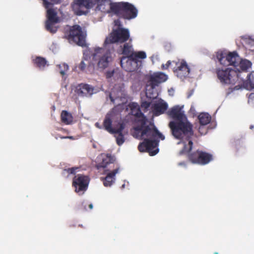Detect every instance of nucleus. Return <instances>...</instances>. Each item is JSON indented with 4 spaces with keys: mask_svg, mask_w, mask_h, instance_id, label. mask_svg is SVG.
Returning a JSON list of instances; mask_svg holds the SVG:
<instances>
[{
    "mask_svg": "<svg viewBox=\"0 0 254 254\" xmlns=\"http://www.w3.org/2000/svg\"><path fill=\"white\" fill-rule=\"evenodd\" d=\"M130 113L136 117L137 125L134 128L132 134L135 138H141L144 141L138 145L140 152L146 151L150 156L158 153L159 139L164 140L165 136L152 124L146 125V118L142 114L139 105L136 103H131L128 105Z\"/></svg>",
    "mask_w": 254,
    "mask_h": 254,
    "instance_id": "f257e3e1",
    "label": "nucleus"
},
{
    "mask_svg": "<svg viewBox=\"0 0 254 254\" xmlns=\"http://www.w3.org/2000/svg\"><path fill=\"white\" fill-rule=\"evenodd\" d=\"M98 3L99 9L104 12L111 13L130 19L137 16V10L127 2H111L110 0H75L72 5L74 12L78 15L85 14L87 9Z\"/></svg>",
    "mask_w": 254,
    "mask_h": 254,
    "instance_id": "f03ea898",
    "label": "nucleus"
},
{
    "mask_svg": "<svg viewBox=\"0 0 254 254\" xmlns=\"http://www.w3.org/2000/svg\"><path fill=\"white\" fill-rule=\"evenodd\" d=\"M183 107L184 106L176 105L168 112L169 116L175 120L170 122L169 126L173 136L181 140L177 143L182 146L180 154L189 153L192 146L190 139V136L193 134L192 127L184 114Z\"/></svg>",
    "mask_w": 254,
    "mask_h": 254,
    "instance_id": "7ed1b4c3",
    "label": "nucleus"
},
{
    "mask_svg": "<svg viewBox=\"0 0 254 254\" xmlns=\"http://www.w3.org/2000/svg\"><path fill=\"white\" fill-rule=\"evenodd\" d=\"M109 47V46H106L104 44V48H95L90 54V65H92L94 67L96 66L100 70L107 67L113 58L112 53L108 49Z\"/></svg>",
    "mask_w": 254,
    "mask_h": 254,
    "instance_id": "20e7f679",
    "label": "nucleus"
},
{
    "mask_svg": "<svg viewBox=\"0 0 254 254\" xmlns=\"http://www.w3.org/2000/svg\"><path fill=\"white\" fill-rule=\"evenodd\" d=\"M115 27L113 31L106 38L104 44L106 46L113 43H122L127 41L129 37V32L127 29L121 27L120 21L115 20Z\"/></svg>",
    "mask_w": 254,
    "mask_h": 254,
    "instance_id": "39448f33",
    "label": "nucleus"
},
{
    "mask_svg": "<svg viewBox=\"0 0 254 254\" xmlns=\"http://www.w3.org/2000/svg\"><path fill=\"white\" fill-rule=\"evenodd\" d=\"M112 119L113 113L108 114L103 123L104 127L109 132L114 134L117 144L119 145H121L125 141L124 136L122 133V131L125 127L124 125L119 124L117 127H112Z\"/></svg>",
    "mask_w": 254,
    "mask_h": 254,
    "instance_id": "423d86ee",
    "label": "nucleus"
},
{
    "mask_svg": "<svg viewBox=\"0 0 254 254\" xmlns=\"http://www.w3.org/2000/svg\"><path fill=\"white\" fill-rule=\"evenodd\" d=\"M43 1L44 5L47 9L48 17L46 23V29L52 33H55L58 28L56 24L59 21L57 16V12L53 8L52 4L51 2L47 1L46 0H43Z\"/></svg>",
    "mask_w": 254,
    "mask_h": 254,
    "instance_id": "0eeeda50",
    "label": "nucleus"
},
{
    "mask_svg": "<svg viewBox=\"0 0 254 254\" xmlns=\"http://www.w3.org/2000/svg\"><path fill=\"white\" fill-rule=\"evenodd\" d=\"M240 76L241 74L237 73L236 70L230 68L217 70L218 78L223 84H235Z\"/></svg>",
    "mask_w": 254,
    "mask_h": 254,
    "instance_id": "6e6552de",
    "label": "nucleus"
},
{
    "mask_svg": "<svg viewBox=\"0 0 254 254\" xmlns=\"http://www.w3.org/2000/svg\"><path fill=\"white\" fill-rule=\"evenodd\" d=\"M86 31L84 28L75 25L72 26L69 32V40L80 46H84L85 45V38Z\"/></svg>",
    "mask_w": 254,
    "mask_h": 254,
    "instance_id": "1a4fd4ad",
    "label": "nucleus"
},
{
    "mask_svg": "<svg viewBox=\"0 0 254 254\" xmlns=\"http://www.w3.org/2000/svg\"><path fill=\"white\" fill-rule=\"evenodd\" d=\"M230 65L234 67V70L238 72L246 71L251 67L252 64L247 60H242L236 52H230Z\"/></svg>",
    "mask_w": 254,
    "mask_h": 254,
    "instance_id": "9d476101",
    "label": "nucleus"
},
{
    "mask_svg": "<svg viewBox=\"0 0 254 254\" xmlns=\"http://www.w3.org/2000/svg\"><path fill=\"white\" fill-rule=\"evenodd\" d=\"M89 184L88 178L81 174H77L73 179L72 185L75 191L79 194H82L87 190Z\"/></svg>",
    "mask_w": 254,
    "mask_h": 254,
    "instance_id": "9b49d317",
    "label": "nucleus"
},
{
    "mask_svg": "<svg viewBox=\"0 0 254 254\" xmlns=\"http://www.w3.org/2000/svg\"><path fill=\"white\" fill-rule=\"evenodd\" d=\"M121 64L123 68L128 72H132L137 70L141 65V61L133 56L123 57L121 60Z\"/></svg>",
    "mask_w": 254,
    "mask_h": 254,
    "instance_id": "f8f14e48",
    "label": "nucleus"
},
{
    "mask_svg": "<svg viewBox=\"0 0 254 254\" xmlns=\"http://www.w3.org/2000/svg\"><path fill=\"white\" fill-rule=\"evenodd\" d=\"M124 86L123 84L116 85L109 94V99L111 102L120 105L122 98L125 97Z\"/></svg>",
    "mask_w": 254,
    "mask_h": 254,
    "instance_id": "ddd939ff",
    "label": "nucleus"
},
{
    "mask_svg": "<svg viewBox=\"0 0 254 254\" xmlns=\"http://www.w3.org/2000/svg\"><path fill=\"white\" fill-rule=\"evenodd\" d=\"M189 159L192 163L205 165L208 163L212 159V156L208 153L197 151L189 155Z\"/></svg>",
    "mask_w": 254,
    "mask_h": 254,
    "instance_id": "4468645a",
    "label": "nucleus"
},
{
    "mask_svg": "<svg viewBox=\"0 0 254 254\" xmlns=\"http://www.w3.org/2000/svg\"><path fill=\"white\" fill-rule=\"evenodd\" d=\"M177 68L174 69V72L177 76L181 79H183L188 76L190 69L186 61L182 60L176 64Z\"/></svg>",
    "mask_w": 254,
    "mask_h": 254,
    "instance_id": "2eb2a0df",
    "label": "nucleus"
},
{
    "mask_svg": "<svg viewBox=\"0 0 254 254\" xmlns=\"http://www.w3.org/2000/svg\"><path fill=\"white\" fill-rule=\"evenodd\" d=\"M167 78V75L161 72H154L152 74H150L147 77L148 82L157 86L159 83L166 81Z\"/></svg>",
    "mask_w": 254,
    "mask_h": 254,
    "instance_id": "dca6fc26",
    "label": "nucleus"
},
{
    "mask_svg": "<svg viewBox=\"0 0 254 254\" xmlns=\"http://www.w3.org/2000/svg\"><path fill=\"white\" fill-rule=\"evenodd\" d=\"M74 91L80 96H90L96 92L91 86L86 84H79L76 87Z\"/></svg>",
    "mask_w": 254,
    "mask_h": 254,
    "instance_id": "f3484780",
    "label": "nucleus"
},
{
    "mask_svg": "<svg viewBox=\"0 0 254 254\" xmlns=\"http://www.w3.org/2000/svg\"><path fill=\"white\" fill-rule=\"evenodd\" d=\"M168 104L164 100L159 99L155 100L152 105L153 114L159 116L163 114L168 108Z\"/></svg>",
    "mask_w": 254,
    "mask_h": 254,
    "instance_id": "a211bd4d",
    "label": "nucleus"
},
{
    "mask_svg": "<svg viewBox=\"0 0 254 254\" xmlns=\"http://www.w3.org/2000/svg\"><path fill=\"white\" fill-rule=\"evenodd\" d=\"M216 58L221 64L224 66L230 65V52L218 51L216 54Z\"/></svg>",
    "mask_w": 254,
    "mask_h": 254,
    "instance_id": "6ab92c4d",
    "label": "nucleus"
},
{
    "mask_svg": "<svg viewBox=\"0 0 254 254\" xmlns=\"http://www.w3.org/2000/svg\"><path fill=\"white\" fill-rule=\"evenodd\" d=\"M156 86H157L148 82L146 87V95L147 97L150 99H155L158 96V92Z\"/></svg>",
    "mask_w": 254,
    "mask_h": 254,
    "instance_id": "aec40b11",
    "label": "nucleus"
},
{
    "mask_svg": "<svg viewBox=\"0 0 254 254\" xmlns=\"http://www.w3.org/2000/svg\"><path fill=\"white\" fill-rule=\"evenodd\" d=\"M98 162L102 160V162L99 163L97 165L98 169L100 168H104L108 163H111L113 161V159L109 154H101L98 157Z\"/></svg>",
    "mask_w": 254,
    "mask_h": 254,
    "instance_id": "412c9836",
    "label": "nucleus"
},
{
    "mask_svg": "<svg viewBox=\"0 0 254 254\" xmlns=\"http://www.w3.org/2000/svg\"><path fill=\"white\" fill-rule=\"evenodd\" d=\"M119 173V169L108 174L107 176L103 180L104 185L105 187H110L115 180V175Z\"/></svg>",
    "mask_w": 254,
    "mask_h": 254,
    "instance_id": "4be33fe9",
    "label": "nucleus"
},
{
    "mask_svg": "<svg viewBox=\"0 0 254 254\" xmlns=\"http://www.w3.org/2000/svg\"><path fill=\"white\" fill-rule=\"evenodd\" d=\"M90 52L88 51H85L83 53V60L80 62L79 65V68L81 70H83L87 64L89 66H93L92 65H90V59H89Z\"/></svg>",
    "mask_w": 254,
    "mask_h": 254,
    "instance_id": "5701e85b",
    "label": "nucleus"
},
{
    "mask_svg": "<svg viewBox=\"0 0 254 254\" xmlns=\"http://www.w3.org/2000/svg\"><path fill=\"white\" fill-rule=\"evenodd\" d=\"M62 122L66 125H69L72 123L73 118L70 113L66 111H63L61 115Z\"/></svg>",
    "mask_w": 254,
    "mask_h": 254,
    "instance_id": "b1692460",
    "label": "nucleus"
},
{
    "mask_svg": "<svg viewBox=\"0 0 254 254\" xmlns=\"http://www.w3.org/2000/svg\"><path fill=\"white\" fill-rule=\"evenodd\" d=\"M200 124L201 125H206L211 120V117L207 113H201L198 117Z\"/></svg>",
    "mask_w": 254,
    "mask_h": 254,
    "instance_id": "393cba45",
    "label": "nucleus"
},
{
    "mask_svg": "<svg viewBox=\"0 0 254 254\" xmlns=\"http://www.w3.org/2000/svg\"><path fill=\"white\" fill-rule=\"evenodd\" d=\"M246 85L248 89L254 88V72L247 75Z\"/></svg>",
    "mask_w": 254,
    "mask_h": 254,
    "instance_id": "a878e982",
    "label": "nucleus"
},
{
    "mask_svg": "<svg viewBox=\"0 0 254 254\" xmlns=\"http://www.w3.org/2000/svg\"><path fill=\"white\" fill-rule=\"evenodd\" d=\"M47 61L44 58L39 57L34 60L35 64L40 69H43L47 65Z\"/></svg>",
    "mask_w": 254,
    "mask_h": 254,
    "instance_id": "bb28decb",
    "label": "nucleus"
},
{
    "mask_svg": "<svg viewBox=\"0 0 254 254\" xmlns=\"http://www.w3.org/2000/svg\"><path fill=\"white\" fill-rule=\"evenodd\" d=\"M58 71L62 76L65 75L68 70V65L64 63L58 65Z\"/></svg>",
    "mask_w": 254,
    "mask_h": 254,
    "instance_id": "cd10ccee",
    "label": "nucleus"
},
{
    "mask_svg": "<svg viewBox=\"0 0 254 254\" xmlns=\"http://www.w3.org/2000/svg\"><path fill=\"white\" fill-rule=\"evenodd\" d=\"M123 53L125 55H131L133 53L132 46L130 44L126 43L124 44Z\"/></svg>",
    "mask_w": 254,
    "mask_h": 254,
    "instance_id": "c85d7f7f",
    "label": "nucleus"
},
{
    "mask_svg": "<svg viewBox=\"0 0 254 254\" xmlns=\"http://www.w3.org/2000/svg\"><path fill=\"white\" fill-rule=\"evenodd\" d=\"M131 56H133L134 58L144 59L146 58V55L145 52L143 51H139L133 53Z\"/></svg>",
    "mask_w": 254,
    "mask_h": 254,
    "instance_id": "c756f323",
    "label": "nucleus"
},
{
    "mask_svg": "<svg viewBox=\"0 0 254 254\" xmlns=\"http://www.w3.org/2000/svg\"><path fill=\"white\" fill-rule=\"evenodd\" d=\"M243 42L249 45L254 46V39L248 36H246L243 38Z\"/></svg>",
    "mask_w": 254,
    "mask_h": 254,
    "instance_id": "7c9ffc66",
    "label": "nucleus"
},
{
    "mask_svg": "<svg viewBox=\"0 0 254 254\" xmlns=\"http://www.w3.org/2000/svg\"><path fill=\"white\" fill-rule=\"evenodd\" d=\"M79 168L78 167H74L71 168H68L64 170V173H67L68 174H75L76 172V170H78Z\"/></svg>",
    "mask_w": 254,
    "mask_h": 254,
    "instance_id": "2f4dec72",
    "label": "nucleus"
},
{
    "mask_svg": "<svg viewBox=\"0 0 254 254\" xmlns=\"http://www.w3.org/2000/svg\"><path fill=\"white\" fill-rule=\"evenodd\" d=\"M150 107V103L148 102H143L141 104V109L146 110Z\"/></svg>",
    "mask_w": 254,
    "mask_h": 254,
    "instance_id": "473e14b6",
    "label": "nucleus"
},
{
    "mask_svg": "<svg viewBox=\"0 0 254 254\" xmlns=\"http://www.w3.org/2000/svg\"><path fill=\"white\" fill-rule=\"evenodd\" d=\"M254 101V93H251L249 96V102H252Z\"/></svg>",
    "mask_w": 254,
    "mask_h": 254,
    "instance_id": "72a5a7b5",
    "label": "nucleus"
},
{
    "mask_svg": "<svg viewBox=\"0 0 254 254\" xmlns=\"http://www.w3.org/2000/svg\"><path fill=\"white\" fill-rule=\"evenodd\" d=\"M168 91L169 94L170 96H173L174 95L175 90L174 88H171L169 89Z\"/></svg>",
    "mask_w": 254,
    "mask_h": 254,
    "instance_id": "f704fd0d",
    "label": "nucleus"
},
{
    "mask_svg": "<svg viewBox=\"0 0 254 254\" xmlns=\"http://www.w3.org/2000/svg\"><path fill=\"white\" fill-rule=\"evenodd\" d=\"M171 64V62L170 61H168L167 64H162V66L163 69H166Z\"/></svg>",
    "mask_w": 254,
    "mask_h": 254,
    "instance_id": "c9c22d12",
    "label": "nucleus"
},
{
    "mask_svg": "<svg viewBox=\"0 0 254 254\" xmlns=\"http://www.w3.org/2000/svg\"><path fill=\"white\" fill-rule=\"evenodd\" d=\"M151 59L152 62L154 63L155 60H157L158 59V57L157 55H153L151 57Z\"/></svg>",
    "mask_w": 254,
    "mask_h": 254,
    "instance_id": "e433bc0d",
    "label": "nucleus"
},
{
    "mask_svg": "<svg viewBox=\"0 0 254 254\" xmlns=\"http://www.w3.org/2000/svg\"><path fill=\"white\" fill-rule=\"evenodd\" d=\"M178 165L180 166L186 167V164H185V162H184L179 163Z\"/></svg>",
    "mask_w": 254,
    "mask_h": 254,
    "instance_id": "4c0bfd02",
    "label": "nucleus"
},
{
    "mask_svg": "<svg viewBox=\"0 0 254 254\" xmlns=\"http://www.w3.org/2000/svg\"><path fill=\"white\" fill-rule=\"evenodd\" d=\"M95 126L99 128H101V126L98 123L95 124Z\"/></svg>",
    "mask_w": 254,
    "mask_h": 254,
    "instance_id": "58836bf2",
    "label": "nucleus"
},
{
    "mask_svg": "<svg viewBox=\"0 0 254 254\" xmlns=\"http://www.w3.org/2000/svg\"><path fill=\"white\" fill-rule=\"evenodd\" d=\"M89 207L90 209H92L93 208V205L92 204H89Z\"/></svg>",
    "mask_w": 254,
    "mask_h": 254,
    "instance_id": "ea45409f",
    "label": "nucleus"
},
{
    "mask_svg": "<svg viewBox=\"0 0 254 254\" xmlns=\"http://www.w3.org/2000/svg\"><path fill=\"white\" fill-rule=\"evenodd\" d=\"M64 138H70V139H72V138H73V137H72V136H67V137H65Z\"/></svg>",
    "mask_w": 254,
    "mask_h": 254,
    "instance_id": "a19ab883",
    "label": "nucleus"
},
{
    "mask_svg": "<svg viewBox=\"0 0 254 254\" xmlns=\"http://www.w3.org/2000/svg\"><path fill=\"white\" fill-rule=\"evenodd\" d=\"M52 1H53L55 3H57L58 2L59 0H51Z\"/></svg>",
    "mask_w": 254,
    "mask_h": 254,
    "instance_id": "79ce46f5",
    "label": "nucleus"
},
{
    "mask_svg": "<svg viewBox=\"0 0 254 254\" xmlns=\"http://www.w3.org/2000/svg\"><path fill=\"white\" fill-rule=\"evenodd\" d=\"M109 93L110 92H106V94H107V96H108V97H107V98H108V97H109Z\"/></svg>",
    "mask_w": 254,
    "mask_h": 254,
    "instance_id": "37998d69",
    "label": "nucleus"
},
{
    "mask_svg": "<svg viewBox=\"0 0 254 254\" xmlns=\"http://www.w3.org/2000/svg\"><path fill=\"white\" fill-rule=\"evenodd\" d=\"M254 128V126L252 125L250 126V129H253Z\"/></svg>",
    "mask_w": 254,
    "mask_h": 254,
    "instance_id": "c03bdc74",
    "label": "nucleus"
},
{
    "mask_svg": "<svg viewBox=\"0 0 254 254\" xmlns=\"http://www.w3.org/2000/svg\"><path fill=\"white\" fill-rule=\"evenodd\" d=\"M125 184L123 185H122V188H125Z\"/></svg>",
    "mask_w": 254,
    "mask_h": 254,
    "instance_id": "a18cd8bd",
    "label": "nucleus"
},
{
    "mask_svg": "<svg viewBox=\"0 0 254 254\" xmlns=\"http://www.w3.org/2000/svg\"><path fill=\"white\" fill-rule=\"evenodd\" d=\"M107 76H108V77H110V75H109V74H107Z\"/></svg>",
    "mask_w": 254,
    "mask_h": 254,
    "instance_id": "49530a36",
    "label": "nucleus"
},
{
    "mask_svg": "<svg viewBox=\"0 0 254 254\" xmlns=\"http://www.w3.org/2000/svg\"><path fill=\"white\" fill-rule=\"evenodd\" d=\"M214 254H219L218 253L216 252L214 253Z\"/></svg>",
    "mask_w": 254,
    "mask_h": 254,
    "instance_id": "de8ad7c7",
    "label": "nucleus"
}]
</instances>
